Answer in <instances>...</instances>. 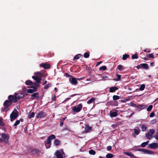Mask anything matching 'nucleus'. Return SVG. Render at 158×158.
Masks as SVG:
<instances>
[{
    "label": "nucleus",
    "mask_w": 158,
    "mask_h": 158,
    "mask_svg": "<svg viewBox=\"0 0 158 158\" xmlns=\"http://www.w3.org/2000/svg\"><path fill=\"white\" fill-rule=\"evenodd\" d=\"M92 127L88 125L86 126L85 128V131L86 133L89 132L91 130Z\"/></svg>",
    "instance_id": "nucleus-17"
},
{
    "label": "nucleus",
    "mask_w": 158,
    "mask_h": 158,
    "mask_svg": "<svg viewBox=\"0 0 158 158\" xmlns=\"http://www.w3.org/2000/svg\"><path fill=\"white\" fill-rule=\"evenodd\" d=\"M35 74L40 77H42L43 74L40 72H36L35 73Z\"/></svg>",
    "instance_id": "nucleus-31"
},
{
    "label": "nucleus",
    "mask_w": 158,
    "mask_h": 158,
    "mask_svg": "<svg viewBox=\"0 0 158 158\" xmlns=\"http://www.w3.org/2000/svg\"><path fill=\"white\" fill-rule=\"evenodd\" d=\"M89 54L88 52H85L84 54V57L85 58H89Z\"/></svg>",
    "instance_id": "nucleus-37"
},
{
    "label": "nucleus",
    "mask_w": 158,
    "mask_h": 158,
    "mask_svg": "<svg viewBox=\"0 0 158 158\" xmlns=\"http://www.w3.org/2000/svg\"><path fill=\"white\" fill-rule=\"evenodd\" d=\"M117 78H116L115 79L116 81H119L121 79V76L119 74H117Z\"/></svg>",
    "instance_id": "nucleus-43"
},
{
    "label": "nucleus",
    "mask_w": 158,
    "mask_h": 158,
    "mask_svg": "<svg viewBox=\"0 0 158 158\" xmlns=\"http://www.w3.org/2000/svg\"><path fill=\"white\" fill-rule=\"evenodd\" d=\"M20 122V121L19 120H17L15 123L14 124V126H16L18 125Z\"/></svg>",
    "instance_id": "nucleus-45"
},
{
    "label": "nucleus",
    "mask_w": 158,
    "mask_h": 158,
    "mask_svg": "<svg viewBox=\"0 0 158 158\" xmlns=\"http://www.w3.org/2000/svg\"><path fill=\"white\" fill-rule=\"evenodd\" d=\"M119 96L114 95L113 96V99L114 100H116L119 99Z\"/></svg>",
    "instance_id": "nucleus-34"
},
{
    "label": "nucleus",
    "mask_w": 158,
    "mask_h": 158,
    "mask_svg": "<svg viewBox=\"0 0 158 158\" xmlns=\"http://www.w3.org/2000/svg\"><path fill=\"white\" fill-rule=\"evenodd\" d=\"M54 143L56 145H59L60 144V141L58 139H56L54 142Z\"/></svg>",
    "instance_id": "nucleus-27"
},
{
    "label": "nucleus",
    "mask_w": 158,
    "mask_h": 158,
    "mask_svg": "<svg viewBox=\"0 0 158 158\" xmlns=\"http://www.w3.org/2000/svg\"><path fill=\"white\" fill-rule=\"evenodd\" d=\"M113 157V155L111 153H108L106 156V158H112Z\"/></svg>",
    "instance_id": "nucleus-36"
},
{
    "label": "nucleus",
    "mask_w": 158,
    "mask_h": 158,
    "mask_svg": "<svg viewBox=\"0 0 158 158\" xmlns=\"http://www.w3.org/2000/svg\"><path fill=\"white\" fill-rule=\"evenodd\" d=\"M70 65L69 64L67 65H64L62 66L61 69H67L69 68V66ZM79 67L77 65H73V66L70 68V69H78Z\"/></svg>",
    "instance_id": "nucleus-1"
},
{
    "label": "nucleus",
    "mask_w": 158,
    "mask_h": 158,
    "mask_svg": "<svg viewBox=\"0 0 158 158\" xmlns=\"http://www.w3.org/2000/svg\"><path fill=\"white\" fill-rule=\"evenodd\" d=\"M124 68H123V66L121 65H119L117 66V69H124Z\"/></svg>",
    "instance_id": "nucleus-49"
},
{
    "label": "nucleus",
    "mask_w": 158,
    "mask_h": 158,
    "mask_svg": "<svg viewBox=\"0 0 158 158\" xmlns=\"http://www.w3.org/2000/svg\"><path fill=\"white\" fill-rule=\"evenodd\" d=\"M35 113L34 112H32L30 114L28 115V118H30L33 117L35 115Z\"/></svg>",
    "instance_id": "nucleus-30"
},
{
    "label": "nucleus",
    "mask_w": 158,
    "mask_h": 158,
    "mask_svg": "<svg viewBox=\"0 0 158 158\" xmlns=\"http://www.w3.org/2000/svg\"><path fill=\"white\" fill-rule=\"evenodd\" d=\"M138 151L143 152L145 154L146 152V149L144 148H141L138 149Z\"/></svg>",
    "instance_id": "nucleus-41"
},
{
    "label": "nucleus",
    "mask_w": 158,
    "mask_h": 158,
    "mask_svg": "<svg viewBox=\"0 0 158 158\" xmlns=\"http://www.w3.org/2000/svg\"><path fill=\"white\" fill-rule=\"evenodd\" d=\"M146 136L148 139H150L152 137V135L149 132H148L146 133Z\"/></svg>",
    "instance_id": "nucleus-23"
},
{
    "label": "nucleus",
    "mask_w": 158,
    "mask_h": 158,
    "mask_svg": "<svg viewBox=\"0 0 158 158\" xmlns=\"http://www.w3.org/2000/svg\"><path fill=\"white\" fill-rule=\"evenodd\" d=\"M64 154V153L63 151L62 152L61 154L58 150L55 153V154L56 155L57 158H63L62 154Z\"/></svg>",
    "instance_id": "nucleus-12"
},
{
    "label": "nucleus",
    "mask_w": 158,
    "mask_h": 158,
    "mask_svg": "<svg viewBox=\"0 0 158 158\" xmlns=\"http://www.w3.org/2000/svg\"><path fill=\"white\" fill-rule=\"evenodd\" d=\"M82 106V104L80 103L77 106L73 107V111L75 112H79L81 110Z\"/></svg>",
    "instance_id": "nucleus-2"
},
{
    "label": "nucleus",
    "mask_w": 158,
    "mask_h": 158,
    "mask_svg": "<svg viewBox=\"0 0 158 158\" xmlns=\"http://www.w3.org/2000/svg\"><path fill=\"white\" fill-rule=\"evenodd\" d=\"M130 105L133 107H134L137 106L136 104L133 103L132 102H131Z\"/></svg>",
    "instance_id": "nucleus-51"
},
{
    "label": "nucleus",
    "mask_w": 158,
    "mask_h": 158,
    "mask_svg": "<svg viewBox=\"0 0 158 158\" xmlns=\"http://www.w3.org/2000/svg\"><path fill=\"white\" fill-rule=\"evenodd\" d=\"M77 79L74 77H72V78H69V81L73 85H76L77 83Z\"/></svg>",
    "instance_id": "nucleus-9"
},
{
    "label": "nucleus",
    "mask_w": 158,
    "mask_h": 158,
    "mask_svg": "<svg viewBox=\"0 0 158 158\" xmlns=\"http://www.w3.org/2000/svg\"><path fill=\"white\" fill-rule=\"evenodd\" d=\"M32 78L35 80L37 83H40L41 80V78L37 77L36 76H33Z\"/></svg>",
    "instance_id": "nucleus-15"
},
{
    "label": "nucleus",
    "mask_w": 158,
    "mask_h": 158,
    "mask_svg": "<svg viewBox=\"0 0 158 158\" xmlns=\"http://www.w3.org/2000/svg\"><path fill=\"white\" fill-rule=\"evenodd\" d=\"M82 56V55L79 54L77 55H76L73 58V60H77L79 59Z\"/></svg>",
    "instance_id": "nucleus-21"
},
{
    "label": "nucleus",
    "mask_w": 158,
    "mask_h": 158,
    "mask_svg": "<svg viewBox=\"0 0 158 158\" xmlns=\"http://www.w3.org/2000/svg\"><path fill=\"white\" fill-rule=\"evenodd\" d=\"M145 87V85L143 84H142L140 85V86L139 89L140 91H142L144 89Z\"/></svg>",
    "instance_id": "nucleus-33"
},
{
    "label": "nucleus",
    "mask_w": 158,
    "mask_h": 158,
    "mask_svg": "<svg viewBox=\"0 0 158 158\" xmlns=\"http://www.w3.org/2000/svg\"><path fill=\"white\" fill-rule=\"evenodd\" d=\"M95 100V99L94 98H92L88 101L87 103L88 104H90L94 102Z\"/></svg>",
    "instance_id": "nucleus-24"
},
{
    "label": "nucleus",
    "mask_w": 158,
    "mask_h": 158,
    "mask_svg": "<svg viewBox=\"0 0 158 158\" xmlns=\"http://www.w3.org/2000/svg\"><path fill=\"white\" fill-rule=\"evenodd\" d=\"M56 96L55 95L52 98V100L53 101L56 100Z\"/></svg>",
    "instance_id": "nucleus-64"
},
{
    "label": "nucleus",
    "mask_w": 158,
    "mask_h": 158,
    "mask_svg": "<svg viewBox=\"0 0 158 158\" xmlns=\"http://www.w3.org/2000/svg\"><path fill=\"white\" fill-rule=\"evenodd\" d=\"M125 154L126 155L129 156H131V157H133L134 156V155L131 152H125Z\"/></svg>",
    "instance_id": "nucleus-28"
},
{
    "label": "nucleus",
    "mask_w": 158,
    "mask_h": 158,
    "mask_svg": "<svg viewBox=\"0 0 158 158\" xmlns=\"http://www.w3.org/2000/svg\"><path fill=\"white\" fill-rule=\"evenodd\" d=\"M153 107V106L152 105H150L148 107L147 109V111H150L151 110Z\"/></svg>",
    "instance_id": "nucleus-42"
},
{
    "label": "nucleus",
    "mask_w": 158,
    "mask_h": 158,
    "mask_svg": "<svg viewBox=\"0 0 158 158\" xmlns=\"http://www.w3.org/2000/svg\"><path fill=\"white\" fill-rule=\"evenodd\" d=\"M25 84L27 85H31L33 84L32 82L30 80L26 81L25 82Z\"/></svg>",
    "instance_id": "nucleus-22"
},
{
    "label": "nucleus",
    "mask_w": 158,
    "mask_h": 158,
    "mask_svg": "<svg viewBox=\"0 0 158 158\" xmlns=\"http://www.w3.org/2000/svg\"><path fill=\"white\" fill-rule=\"evenodd\" d=\"M40 66L44 69H49L51 68V65L48 62H46L44 63H42L40 64Z\"/></svg>",
    "instance_id": "nucleus-5"
},
{
    "label": "nucleus",
    "mask_w": 158,
    "mask_h": 158,
    "mask_svg": "<svg viewBox=\"0 0 158 158\" xmlns=\"http://www.w3.org/2000/svg\"><path fill=\"white\" fill-rule=\"evenodd\" d=\"M8 99L10 100V101H11V102H17V100L16 97H14L12 95H10L8 97Z\"/></svg>",
    "instance_id": "nucleus-14"
},
{
    "label": "nucleus",
    "mask_w": 158,
    "mask_h": 158,
    "mask_svg": "<svg viewBox=\"0 0 158 158\" xmlns=\"http://www.w3.org/2000/svg\"><path fill=\"white\" fill-rule=\"evenodd\" d=\"M45 143H47V144H51V140L48 138L47 139V141L45 142Z\"/></svg>",
    "instance_id": "nucleus-50"
},
{
    "label": "nucleus",
    "mask_w": 158,
    "mask_h": 158,
    "mask_svg": "<svg viewBox=\"0 0 158 158\" xmlns=\"http://www.w3.org/2000/svg\"><path fill=\"white\" fill-rule=\"evenodd\" d=\"M138 58V56L137 54H135L132 55L131 56V58L132 59H136Z\"/></svg>",
    "instance_id": "nucleus-40"
},
{
    "label": "nucleus",
    "mask_w": 158,
    "mask_h": 158,
    "mask_svg": "<svg viewBox=\"0 0 158 158\" xmlns=\"http://www.w3.org/2000/svg\"><path fill=\"white\" fill-rule=\"evenodd\" d=\"M33 89H28L27 92L29 93H32L36 90V88L35 86H33L32 87Z\"/></svg>",
    "instance_id": "nucleus-18"
},
{
    "label": "nucleus",
    "mask_w": 158,
    "mask_h": 158,
    "mask_svg": "<svg viewBox=\"0 0 158 158\" xmlns=\"http://www.w3.org/2000/svg\"><path fill=\"white\" fill-rule=\"evenodd\" d=\"M134 133L136 135H138L140 131V130L139 129L138 130L136 129L135 128L134 129Z\"/></svg>",
    "instance_id": "nucleus-26"
},
{
    "label": "nucleus",
    "mask_w": 158,
    "mask_h": 158,
    "mask_svg": "<svg viewBox=\"0 0 158 158\" xmlns=\"http://www.w3.org/2000/svg\"><path fill=\"white\" fill-rule=\"evenodd\" d=\"M2 138L3 139V141L7 143L8 140L9 135H8L2 133L1 135Z\"/></svg>",
    "instance_id": "nucleus-6"
},
{
    "label": "nucleus",
    "mask_w": 158,
    "mask_h": 158,
    "mask_svg": "<svg viewBox=\"0 0 158 158\" xmlns=\"http://www.w3.org/2000/svg\"><path fill=\"white\" fill-rule=\"evenodd\" d=\"M111 148H112V147H111V146H108L107 147V150L108 151L110 150H111Z\"/></svg>",
    "instance_id": "nucleus-59"
},
{
    "label": "nucleus",
    "mask_w": 158,
    "mask_h": 158,
    "mask_svg": "<svg viewBox=\"0 0 158 158\" xmlns=\"http://www.w3.org/2000/svg\"><path fill=\"white\" fill-rule=\"evenodd\" d=\"M15 96L16 97V99H19L23 98L24 96V94L22 93H16Z\"/></svg>",
    "instance_id": "nucleus-11"
},
{
    "label": "nucleus",
    "mask_w": 158,
    "mask_h": 158,
    "mask_svg": "<svg viewBox=\"0 0 158 158\" xmlns=\"http://www.w3.org/2000/svg\"><path fill=\"white\" fill-rule=\"evenodd\" d=\"M48 138L51 140V139H55L56 137L54 135H52L49 136Z\"/></svg>",
    "instance_id": "nucleus-38"
},
{
    "label": "nucleus",
    "mask_w": 158,
    "mask_h": 158,
    "mask_svg": "<svg viewBox=\"0 0 158 158\" xmlns=\"http://www.w3.org/2000/svg\"><path fill=\"white\" fill-rule=\"evenodd\" d=\"M148 56L150 58H153L154 57V55H153V54H148Z\"/></svg>",
    "instance_id": "nucleus-58"
},
{
    "label": "nucleus",
    "mask_w": 158,
    "mask_h": 158,
    "mask_svg": "<svg viewBox=\"0 0 158 158\" xmlns=\"http://www.w3.org/2000/svg\"><path fill=\"white\" fill-rule=\"evenodd\" d=\"M31 153L34 155L37 156L42 154L43 152L39 149H36L32 150Z\"/></svg>",
    "instance_id": "nucleus-3"
},
{
    "label": "nucleus",
    "mask_w": 158,
    "mask_h": 158,
    "mask_svg": "<svg viewBox=\"0 0 158 158\" xmlns=\"http://www.w3.org/2000/svg\"><path fill=\"white\" fill-rule=\"evenodd\" d=\"M137 107L139 109H144L146 106L144 105H140L137 106Z\"/></svg>",
    "instance_id": "nucleus-25"
},
{
    "label": "nucleus",
    "mask_w": 158,
    "mask_h": 158,
    "mask_svg": "<svg viewBox=\"0 0 158 158\" xmlns=\"http://www.w3.org/2000/svg\"><path fill=\"white\" fill-rule=\"evenodd\" d=\"M89 153L91 155H94L95 154V152L94 150L91 149L89 151Z\"/></svg>",
    "instance_id": "nucleus-39"
},
{
    "label": "nucleus",
    "mask_w": 158,
    "mask_h": 158,
    "mask_svg": "<svg viewBox=\"0 0 158 158\" xmlns=\"http://www.w3.org/2000/svg\"><path fill=\"white\" fill-rule=\"evenodd\" d=\"M18 114L15 112H12L10 115V118L12 121L18 117Z\"/></svg>",
    "instance_id": "nucleus-10"
},
{
    "label": "nucleus",
    "mask_w": 158,
    "mask_h": 158,
    "mask_svg": "<svg viewBox=\"0 0 158 158\" xmlns=\"http://www.w3.org/2000/svg\"><path fill=\"white\" fill-rule=\"evenodd\" d=\"M155 116V113L154 112L151 113L150 114V117H152Z\"/></svg>",
    "instance_id": "nucleus-55"
},
{
    "label": "nucleus",
    "mask_w": 158,
    "mask_h": 158,
    "mask_svg": "<svg viewBox=\"0 0 158 158\" xmlns=\"http://www.w3.org/2000/svg\"><path fill=\"white\" fill-rule=\"evenodd\" d=\"M158 147V145L157 143H153L148 144V148H149L155 149Z\"/></svg>",
    "instance_id": "nucleus-7"
},
{
    "label": "nucleus",
    "mask_w": 158,
    "mask_h": 158,
    "mask_svg": "<svg viewBox=\"0 0 158 158\" xmlns=\"http://www.w3.org/2000/svg\"><path fill=\"white\" fill-rule=\"evenodd\" d=\"M117 112V110H116L115 112H113L112 111H110V117L111 118L116 117L118 115Z\"/></svg>",
    "instance_id": "nucleus-13"
},
{
    "label": "nucleus",
    "mask_w": 158,
    "mask_h": 158,
    "mask_svg": "<svg viewBox=\"0 0 158 158\" xmlns=\"http://www.w3.org/2000/svg\"><path fill=\"white\" fill-rule=\"evenodd\" d=\"M51 86V84H47L46 85H45L44 86V89H46L49 87H50Z\"/></svg>",
    "instance_id": "nucleus-46"
},
{
    "label": "nucleus",
    "mask_w": 158,
    "mask_h": 158,
    "mask_svg": "<svg viewBox=\"0 0 158 158\" xmlns=\"http://www.w3.org/2000/svg\"><path fill=\"white\" fill-rule=\"evenodd\" d=\"M107 67L106 66H102L99 69H106Z\"/></svg>",
    "instance_id": "nucleus-52"
},
{
    "label": "nucleus",
    "mask_w": 158,
    "mask_h": 158,
    "mask_svg": "<svg viewBox=\"0 0 158 158\" xmlns=\"http://www.w3.org/2000/svg\"><path fill=\"white\" fill-rule=\"evenodd\" d=\"M46 116V114L44 112L41 111L39 113L36 114V118H39L44 117Z\"/></svg>",
    "instance_id": "nucleus-8"
},
{
    "label": "nucleus",
    "mask_w": 158,
    "mask_h": 158,
    "mask_svg": "<svg viewBox=\"0 0 158 158\" xmlns=\"http://www.w3.org/2000/svg\"><path fill=\"white\" fill-rule=\"evenodd\" d=\"M144 52H150V51L148 49H146L144 50Z\"/></svg>",
    "instance_id": "nucleus-61"
},
{
    "label": "nucleus",
    "mask_w": 158,
    "mask_h": 158,
    "mask_svg": "<svg viewBox=\"0 0 158 158\" xmlns=\"http://www.w3.org/2000/svg\"><path fill=\"white\" fill-rule=\"evenodd\" d=\"M63 122H61L60 124V126L61 127H62L63 125Z\"/></svg>",
    "instance_id": "nucleus-63"
},
{
    "label": "nucleus",
    "mask_w": 158,
    "mask_h": 158,
    "mask_svg": "<svg viewBox=\"0 0 158 158\" xmlns=\"http://www.w3.org/2000/svg\"><path fill=\"white\" fill-rule=\"evenodd\" d=\"M65 75L67 77H70V75L67 73H65Z\"/></svg>",
    "instance_id": "nucleus-62"
},
{
    "label": "nucleus",
    "mask_w": 158,
    "mask_h": 158,
    "mask_svg": "<svg viewBox=\"0 0 158 158\" xmlns=\"http://www.w3.org/2000/svg\"><path fill=\"white\" fill-rule=\"evenodd\" d=\"M118 89V88L116 87H112L110 88V91L111 92H114Z\"/></svg>",
    "instance_id": "nucleus-20"
},
{
    "label": "nucleus",
    "mask_w": 158,
    "mask_h": 158,
    "mask_svg": "<svg viewBox=\"0 0 158 158\" xmlns=\"http://www.w3.org/2000/svg\"><path fill=\"white\" fill-rule=\"evenodd\" d=\"M2 118H0V125L2 126H3L4 125V124L2 122Z\"/></svg>",
    "instance_id": "nucleus-47"
},
{
    "label": "nucleus",
    "mask_w": 158,
    "mask_h": 158,
    "mask_svg": "<svg viewBox=\"0 0 158 158\" xmlns=\"http://www.w3.org/2000/svg\"><path fill=\"white\" fill-rule=\"evenodd\" d=\"M45 144L46 146V148L47 149L50 148L51 145V144L50 143L47 144V143H45Z\"/></svg>",
    "instance_id": "nucleus-44"
},
{
    "label": "nucleus",
    "mask_w": 158,
    "mask_h": 158,
    "mask_svg": "<svg viewBox=\"0 0 158 158\" xmlns=\"http://www.w3.org/2000/svg\"><path fill=\"white\" fill-rule=\"evenodd\" d=\"M145 154H154V152L152 151L149 150L148 149H146V152Z\"/></svg>",
    "instance_id": "nucleus-29"
},
{
    "label": "nucleus",
    "mask_w": 158,
    "mask_h": 158,
    "mask_svg": "<svg viewBox=\"0 0 158 158\" xmlns=\"http://www.w3.org/2000/svg\"><path fill=\"white\" fill-rule=\"evenodd\" d=\"M154 137L158 140V132H156L155 135L154 136Z\"/></svg>",
    "instance_id": "nucleus-54"
},
{
    "label": "nucleus",
    "mask_w": 158,
    "mask_h": 158,
    "mask_svg": "<svg viewBox=\"0 0 158 158\" xmlns=\"http://www.w3.org/2000/svg\"><path fill=\"white\" fill-rule=\"evenodd\" d=\"M141 129L143 131H145L147 129L146 127L144 125H143L141 126Z\"/></svg>",
    "instance_id": "nucleus-35"
},
{
    "label": "nucleus",
    "mask_w": 158,
    "mask_h": 158,
    "mask_svg": "<svg viewBox=\"0 0 158 158\" xmlns=\"http://www.w3.org/2000/svg\"><path fill=\"white\" fill-rule=\"evenodd\" d=\"M102 61H99V62H98L96 65H95V67H97V66H98L100 64L102 63Z\"/></svg>",
    "instance_id": "nucleus-57"
},
{
    "label": "nucleus",
    "mask_w": 158,
    "mask_h": 158,
    "mask_svg": "<svg viewBox=\"0 0 158 158\" xmlns=\"http://www.w3.org/2000/svg\"><path fill=\"white\" fill-rule=\"evenodd\" d=\"M12 104L11 101L9 100H7L4 103V105L6 107H7L10 106Z\"/></svg>",
    "instance_id": "nucleus-16"
},
{
    "label": "nucleus",
    "mask_w": 158,
    "mask_h": 158,
    "mask_svg": "<svg viewBox=\"0 0 158 158\" xmlns=\"http://www.w3.org/2000/svg\"><path fill=\"white\" fill-rule=\"evenodd\" d=\"M84 77H81L80 78H77V79L78 80H81L84 79Z\"/></svg>",
    "instance_id": "nucleus-60"
},
{
    "label": "nucleus",
    "mask_w": 158,
    "mask_h": 158,
    "mask_svg": "<svg viewBox=\"0 0 158 158\" xmlns=\"http://www.w3.org/2000/svg\"><path fill=\"white\" fill-rule=\"evenodd\" d=\"M150 132L151 133V135H152L154 132V130L153 129H151L150 130Z\"/></svg>",
    "instance_id": "nucleus-56"
},
{
    "label": "nucleus",
    "mask_w": 158,
    "mask_h": 158,
    "mask_svg": "<svg viewBox=\"0 0 158 158\" xmlns=\"http://www.w3.org/2000/svg\"><path fill=\"white\" fill-rule=\"evenodd\" d=\"M147 145V144H146V143H145V142H143V143L141 144V146H140L141 147H145L146 145Z\"/></svg>",
    "instance_id": "nucleus-48"
},
{
    "label": "nucleus",
    "mask_w": 158,
    "mask_h": 158,
    "mask_svg": "<svg viewBox=\"0 0 158 158\" xmlns=\"http://www.w3.org/2000/svg\"><path fill=\"white\" fill-rule=\"evenodd\" d=\"M129 57V55L128 54H125L123 55V58L122 59L123 60H126L127 58H128Z\"/></svg>",
    "instance_id": "nucleus-32"
},
{
    "label": "nucleus",
    "mask_w": 158,
    "mask_h": 158,
    "mask_svg": "<svg viewBox=\"0 0 158 158\" xmlns=\"http://www.w3.org/2000/svg\"><path fill=\"white\" fill-rule=\"evenodd\" d=\"M31 96L33 97V98H31L32 99L34 98H37L39 97V94L38 92L32 94Z\"/></svg>",
    "instance_id": "nucleus-19"
},
{
    "label": "nucleus",
    "mask_w": 158,
    "mask_h": 158,
    "mask_svg": "<svg viewBox=\"0 0 158 158\" xmlns=\"http://www.w3.org/2000/svg\"><path fill=\"white\" fill-rule=\"evenodd\" d=\"M156 119H154L151 121V124H154L156 123Z\"/></svg>",
    "instance_id": "nucleus-53"
},
{
    "label": "nucleus",
    "mask_w": 158,
    "mask_h": 158,
    "mask_svg": "<svg viewBox=\"0 0 158 158\" xmlns=\"http://www.w3.org/2000/svg\"><path fill=\"white\" fill-rule=\"evenodd\" d=\"M136 67L138 69L143 68L145 69H148V64L146 63L141 64L137 66Z\"/></svg>",
    "instance_id": "nucleus-4"
}]
</instances>
